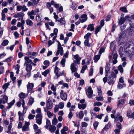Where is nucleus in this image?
<instances>
[{
	"label": "nucleus",
	"instance_id": "1",
	"mask_svg": "<svg viewBox=\"0 0 134 134\" xmlns=\"http://www.w3.org/2000/svg\"><path fill=\"white\" fill-rule=\"evenodd\" d=\"M130 48L132 49L133 48V44L130 41H129L127 43H125L124 46V51L125 52H127L129 51L128 49Z\"/></svg>",
	"mask_w": 134,
	"mask_h": 134
},
{
	"label": "nucleus",
	"instance_id": "2",
	"mask_svg": "<svg viewBox=\"0 0 134 134\" xmlns=\"http://www.w3.org/2000/svg\"><path fill=\"white\" fill-rule=\"evenodd\" d=\"M53 107V103L52 100L49 98L46 103V107L44 108V111H46L47 110L51 109Z\"/></svg>",
	"mask_w": 134,
	"mask_h": 134
},
{
	"label": "nucleus",
	"instance_id": "3",
	"mask_svg": "<svg viewBox=\"0 0 134 134\" xmlns=\"http://www.w3.org/2000/svg\"><path fill=\"white\" fill-rule=\"evenodd\" d=\"M24 14L23 12L18 13L14 15L13 17L15 18H18L17 20L18 21L20 20L23 19V17L24 15Z\"/></svg>",
	"mask_w": 134,
	"mask_h": 134
},
{
	"label": "nucleus",
	"instance_id": "4",
	"mask_svg": "<svg viewBox=\"0 0 134 134\" xmlns=\"http://www.w3.org/2000/svg\"><path fill=\"white\" fill-rule=\"evenodd\" d=\"M36 122L39 125H40L42 122V117L41 114H37L36 116Z\"/></svg>",
	"mask_w": 134,
	"mask_h": 134
},
{
	"label": "nucleus",
	"instance_id": "5",
	"mask_svg": "<svg viewBox=\"0 0 134 134\" xmlns=\"http://www.w3.org/2000/svg\"><path fill=\"white\" fill-rule=\"evenodd\" d=\"M86 94L89 98L92 97L93 94V91L91 86L89 87L87 90L86 91Z\"/></svg>",
	"mask_w": 134,
	"mask_h": 134
},
{
	"label": "nucleus",
	"instance_id": "6",
	"mask_svg": "<svg viewBox=\"0 0 134 134\" xmlns=\"http://www.w3.org/2000/svg\"><path fill=\"white\" fill-rule=\"evenodd\" d=\"M77 63L76 64L75 63H72L71 65L70 69L71 71V73L73 74L74 72L77 71V69L76 68L75 66H76Z\"/></svg>",
	"mask_w": 134,
	"mask_h": 134
},
{
	"label": "nucleus",
	"instance_id": "7",
	"mask_svg": "<svg viewBox=\"0 0 134 134\" xmlns=\"http://www.w3.org/2000/svg\"><path fill=\"white\" fill-rule=\"evenodd\" d=\"M63 90H61L60 93V97L63 100L66 101L67 99V95L65 93H64Z\"/></svg>",
	"mask_w": 134,
	"mask_h": 134
},
{
	"label": "nucleus",
	"instance_id": "8",
	"mask_svg": "<svg viewBox=\"0 0 134 134\" xmlns=\"http://www.w3.org/2000/svg\"><path fill=\"white\" fill-rule=\"evenodd\" d=\"M24 59L25 60V62L24 64V65H31L32 63V61L30 59H29V57L26 56L25 57Z\"/></svg>",
	"mask_w": 134,
	"mask_h": 134
},
{
	"label": "nucleus",
	"instance_id": "9",
	"mask_svg": "<svg viewBox=\"0 0 134 134\" xmlns=\"http://www.w3.org/2000/svg\"><path fill=\"white\" fill-rule=\"evenodd\" d=\"M74 58L76 59V60L74 61V63H75L76 64H79L80 63V61L81 59V58L79 57V56L78 54H76L74 55Z\"/></svg>",
	"mask_w": 134,
	"mask_h": 134
},
{
	"label": "nucleus",
	"instance_id": "10",
	"mask_svg": "<svg viewBox=\"0 0 134 134\" xmlns=\"http://www.w3.org/2000/svg\"><path fill=\"white\" fill-rule=\"evenodd\" d=\"M34 86V84L33 83H28L27 85V94L31 91Z\"/></svg>",
	"mask_w": 134,
	"mask_h": 134
},
{
	"label": "nucleus",
	"instance_id": "11",
	"mask_svg": "<svg viewBox=\"0 0 134 134\" xmlns=\"http://www.w3.org/2000/svg\"><path fill=\"white\" fill-rule=\"evenodd\" d=\"M8 99V97L6 95L4 96L2 99L1 98L0 99V104L2 103L4 104L7 102Z\"/></svg>",
	"mask_w": 134,
	"mask_h": 134
},
{
	"label": "nucleus",
	"instance_id": "12",
	"mask_svg": "<svg viewBox=\"0 0 134 134\" xmlns=\"http://www.w3.org/2000/svg\"><path fill=\"white\" fill-rule=\"evenodd\" d=\"M110 68V65L108 64H106L105 67V76H107Z\"/></svg>",
	"mask_w": 134,
	"mask_h": 134
},
{
	"label": "nucleus",
	"instance_id": "13",
	"mask_svg": "<svg viewBox=\"0 0 134 134\" xmlns=\"http://www.w3.org/2000/svg\"><path fill=\"white\" fill-rule=\"evenodd\" d=\"M111 126V124L108 123L107 124L105 125V127L101 131V132L102 133H103L105 131H107L108 129H109Z\"/></svg>",
	"mask_w": 134,
	"mask_h": 134
},
{
	"label": "nucleus",
	"instance_id": "14",
	"mask_svg": "<svg viewBox=\"0 0 134 134\" xmlns=\"http://www.w3.org/2000/svg\"><path fill=\"white\" fill-rule=\"evenodd\" d=\"M87 15L86 14H84L81 15V19H80L81 23H83L85 22L87 20Z\"/></svg>",
	"mask_w": 134,
	"mask_h": 134
},
{
	"label": "nucleus",
	"instance_id": "15",
	"mask_svg": "<svg viewBox=\"0 0 134 134\" xmlns=\"http://www.w3.org/2000/svg\"><path fill=\"white\" fill-rule=\"evenodd\" d=\"M118 54L116 53H115L113 55V63L114 64H115L117 62V59L118 58Z\"/></svg>",
	"mask_w": 134,
	"mask_h": 134
},
{
	"label": "nucleus",
	"instance_id": "16",
	"mask_svg": "<svg viewBox=\"0 0 134 134\" xmlns=\"http://www.w3.org/2000/svg\"><path fill=\"white\" fill-rule=\"evenodd\" d=\"M47 7L49 10L50 13L52 14L53 11V9L51 5L50 4L49 2H47L46 4Z\"/></svg>",
	"mask_w": 134,
	"mask_h": 134
},
{
	"label": "nucleus",
	"instance_id": "17",
	"mask_svg": "<svg viewBox=\"0 0 134 134\" xmlns=\"http://www.w3.org/2000/svg\"><path fill=\"white\" fill-rule=\"evenodd\" d=\"M18 115L19 116V120L20 121H23L24 120L23 115V114L20 111L18 112Z\"/></svg>",
	"mask_w": 134,
	"mask_h": 134
},
{
	"label": "nucleus",
	"instance_id": "18",
	"mask_svg": "<svg viewBox=\"0 0 134 134\" xmlns=\"http://www.w3.org/2000/svg\"><path fill=\"white\" fill-rule=\"evenodd\" d=\"M116 77V75L113 71L111 72L110 74V75L108 76V78L109 79H114Z\"/></svg>",
	"mask_w": 134,
	"mask_h": 134
},
{
	"label": "nucleus",
	"instance_id": "19",
	"mask_svg": "<svg viewBox=\"0 0 134 134\" xmlns=\"http://www.w3.org/2000/svg\"><path fill=\"white\" fill-rule=\"evenodd\" d=\"M87 29L88 30H90L91 31H93L94 29V25L93 24H90L89 25Z\"/></svg>",
	"mask_w": 134,
	"mask_h": 134
},
{
	"label": "nucleus",
	"instance_id": "20",
	"mask_svg": "<svg viewBox=\"0 0 134 134\" xmlns=\"http://www.w3.org/2000/svg\"><path fill=\"white\" fill-rule=\"evenodd\" d=\"M126 36L125 32V31H122V33L119 36L118 39L119 41H120L121 39L122 38H125Z\"/></svg>",
	"mask_w": 134,
	"mask_h": 134
},
{
	"label": "nucleus",
	"instance_id": "21",
	"mask_svg": "<svg viewBox=\"0 0 134 134\" xmlns=\"http://www.w3.org/2000/svg\"><path fill=\"white\" fill-rule=\"evenodd\" d=\"M78 106L79 109H82V110H83L86 107V105L85 104H80L79 103L78 104Z\"/></svg>",
	"mask_w": 134,
	"mask_h": 134
},
{
	"label": "nucleus",
	"instance_id": "22",
	"mask_svg": "<svg viewBox=\"0 0 134 134\" xmlns=\"http://www.w3.org/2000/svg\"><path fill=\"white\" fill-rule=\"evenodd\" d=\"M34 102V99L32 97H31L29 99V101L27 105L29 106L31 105Z\"/></svg>",
	"mask_w": 134,
	"mask_h": 134
},
{
	"label": "nucleus",
	"instance_id": "23",
	"mask_svg": "<svg viewBox=\"0 0 134 134\" xmlns=\"http://www.w3.org/2000/svg\"><path fill=\"white\" fill-rule=\"evenodd\" d=\"M56 129V127L54 125H50L49 126V130L51 132H54Z\"/></svg>",
	"mask_w": 134,
	"mask_h": 134
},
{
	"label": "nucleus",
	"instance_id": "24",
	"mask_svg": "<svg viewBox=\"0 0 134 134\" xmlns=\"http://www.w3.org/2000/svg\"><path fill=\"white\" fill-rule=\"evenodd\" d=\"M130 32H129V34L131 35L132 34L134 33V25L132 24L131 25H130Z\"/></svg>",
	"mask_w": 134,
	"mask_h": 134
},
{
	"label": "nucleus",
	"instance_id": "25",
	"mask_svg": "<svg viewBox=\"0 0 134 134\" xmlns=\"http://www.w3.org/2000/svg\"><path fill=\"white\" fill-rule=\"evenodd\" d=\"M15 102V99L13 100L10 103H8V104L9 105L7 107V109H10L12 107V106L14 104Z\"/></svg>",
	"mask_w": 134,
	"mask_h": 134
},
{
	"label": "nucleus",
	"instance_id": "26",
	"mask_svg": "<svg viewBox=\"0 0 134 134\" xmlns=\"http://www.w3.org/2000/svg\"><path fill=\"white\" fill-rule=\"evenodd\" d=\"M50 3V4L51 6V5H54L56 8H58L59 6V4L55 3L53 0L51 1Z\"/></svg>",
	"mask_w": 134,
	"mask_h": 134
},
{
	"label": "nucleus",
	"instance_id": "27",
	"mask_svg": "<svg viewBox=\"0 0 134 134\" xmlns=\"http://www.w3.org/2000/svg\"><path fill=\"white\" fill-rule=\"evenodd\" d=\"M19 97L20 98L24 99L27 97V96H26L25 93L23 92H21L19 94Z\"/></svg>",
	"mask_w": 134,
	"mask_h": 134
},
{
	"label": "nucleus",
	"instance_id": "28",
	"mask_svg": "<svg viewBox=\"0 0 134 134\" xmlns=\"http://www.w3.org/2000/svg\"><path fill=\"white\" fill-rule=\"evenodd\" d=\"M89 40L86 39L84 42V45L88 47H90L91 46V43H89Z\"/></svg>",
	"mask_w": 134,
	"mask_h": 134
},
{
	"label": "nucleus",
	"instance_id": "29",
	"mask_svg": "<svg viewBox=\"0 0 134 134\" xmlns=\"http://www.w3.org/2000/svg\"><path fill=\"white\" fill-rule=\"evenodd\" d=\"M26 71H31L32 69V66L31 65H26Z\"/></svg>",
	"mask_w": 134,
	"mask_h": 134
},
{
	"label": "nucleus",
	"instance_id": "30",
	"mask_svg": "<svg viewBox=\"0 0 134 134\" xmlns=\"http://www.w3.org/2000/svg\"><path fill=\"white\" fill-rule=\"evenodd\" d=\"M13 59V57L11 56L3 60V62H11Z\"/></svg>",
	"mask_w": 134,
	"mask_h": 134
},
{
	"label": "nucleus",
	"instance_id": "31",
	"mask_svg": "<svg viewBox=\"0 0 134 134\" xmlns=\"http://www.w3.org/2000/svg\"><path fill=\"white\" fill-rule=\"evenodd\" d=\"M57 14H58L59 13L62 12L63 11V8L62 6H60L58 8H57Z\"/></svg>",
	"mask_w": 134,
	"mask_h": 134
},
{
	"label": "nucleus",
	"instance_id": "32",
	"mask_svg": "<svg viewBox=\"0 0 134 134\" xmlns=\"http://www.w3.org/2000/svg\"><path fill=\"white\" fill-rule=\"evenodd\" d=\"M26 23L27 24L30 26H32L33 24V23L32 21L29 19H27L26 21Z\"/></svg>",
	"mask_w": 134,
	"mask_h": 134
},
{
	"label": "nucleus",
	"instance_id": "33",
	"mask_svg": "<svg viewBox=\"0 0 134 134\" xmlns=\"http://www.w3.org/2000/svg\"><path fill=\"white\" fill-rule=\"evenodd\" d=\"M100 55H97L94 56V62L95 63L97 62L98 60L100 58Z\"/></svg>",
	"mask_w": 134,
	"mask_h": 134
},
{
	"label": "nucleus",
	"instance_id": "34",
	"mask_svg": "<svg viewBox=\"0 0 134 134\" xmlns=\"http://www.w3.org/2000/svg\"><path fill=\"white\" fill-rule=\"evenodd\" d=\"M57 21L60 23L61 25H64L65 23V22L63 18H61L60 20H58Z\"/></svg>",
	"mask_w": 134,
	"mask_h": 134
},
{
	"label": "nucleus",
	"instance_id": "35",
	"mask_svg": "<svg viewBox=\"0 0 134 134\" xmlns=\"http://www.w3.org/2000/svg\"><path fill=\"white\" fill-rule=\"evenodd\" d=\"M39 10L37 8L35 10H32L30 12L31 14H33L34 15H35L37 13H38L39 12Z\"/></svg>",
	"mask_w": 134,
	"mask_h": 134
},
{
	"label": "nucleus",
	"instance_id": "36",
	"mask_svg": "<svg viewBox=\"0 0 134 134\" xmlns=\"http://www.w3.org/2000/svg\"><path fill=\"white\" fill-rule=\"evenodd\" d=\"M113 79H109L108 80V83L109 85H113L114 83V81Z\"/></svg>",
	"mask_w": 134,
	"mask_h": 134
},
{
	"label": "nucleus",
	"instance_id": "37",
	"mask_svg": "<svg viewBox=\"0 0 134 134\" xmlns=\"http://www.w3.org/2000/svg\"><path fill=\"white\" fill-rule=\"evenodd\" d=\"M44 111L47 112L48 116L49 118H51L52 117L53 115V114L50 111H48V110H47L46 111Z\"/></svg>",
	"mask_w": 134,
	"mask_h": 134
},
{
	"label": "nucleus",
	"instance_id": "38",
	"mask_svg": "<svg viewBox=\"0 0 134 134\" xmlns=\"http://www.w3.org/2000/svg\"><path fill=\"white\" fill-rule=\"evenodd\" d=\"M10 85L9 83L8 82L7 83L4 84L2 86V88L5 89V91L6 90L8 86Z\"/></svg>",
	"mask_w": 134,
	"mask_h": 134
},
{
	"label": "nucleus",
	"instance_id": "39",
	"mask_svg": "<svg viewBox=\"0 0 134 134\" xmlns=\"http://www.w3.org/2000/svg\"><path fill=\"white\" fill-rule=\"evenodd\" d=\"M30 12H27V14L29 16L30 18L32 20H33L35 18L34 16L32 15H34L33 14H31Z\"/></svg>",
	"mask_w": 134,
	"mask_h": 134
},
{
	"label": "nucleus",
	"instance_id": "40",
	"mask_svg": "<svg viewBox=\"0 0 134 134\" xmlns=\"http://www.w3.org/2000/svg\"><path fill=\"white\" fill-rule=\"evenodd\" d=\"M126 86V84L125 83H123L122 85L120 84L119 82L118 83L117 87L118 88L120 89H121L123 88L124 87Z\"/></svg>",
	"mask_w": 134,
	"mask_h": 134
},
{
	"label": "nucleus",
	"instance_id": "41",
	"mask_svg": "<svg viewBox=\"0 0 134 134\" xmlns=\"http://www.w3.org/2000/svg\"><path fill=\"white\" fill-rule=\"evenodd\" d=\"M20 67V65L18 64H17L15 66V69L16 70V73L17 74H18L19 73Z\"/></svg>",
	"mask_w": 134,
	"mask_h": 134
},
{
	"label": "nucleus",
	"instance_id": "42",
	"mask_svg": "<svg viewBox=\"0 0 134 134\" xmlns=\"http://www.w3.org/2000/svg\"><path fill=\"white\" fill-rule=\"evenodd\" d=\"M46 125L45 126V127L47 129H49V127L50 125L51 122L49 120H47L46 121Z\"/></svg>",
	"mask_w": 134,
	"mask_h": 134
},
{
	"label": "nucleus",
	"instance_id": "43",
	"mask_svg": "<svg viewBox=\"0 0 134 134\" xmlns=\"http://www.w3.org/2000/svg\"><path fill=\"white\" fill-rule=\"evenodd\" d=\"M9 43V41L8 40H5L3 41L2 43V45L4 46H5L7 45Z\"/></svg>",
	"mask_w": 134,
	"mask_h": 134
},
{
	"label": "nucleus",
	"instance_id": "44",
	"mask_svg": "<svg viewBox=\"0 0 134 134\" xmlns=\"http://www.w3.org/2000/svg\"><path fill=\"white\" fill-rule=\"evenodd\" d=\"M49 72V70L47 69L45 70L44 72H42V74L44 76L46 77L47 76V74H48Z\"/></svg>",
	"mask_w": 134,
	"mask_h": 134
},
{
	"label": "nucleus",
	"instance_id": "45",
	"mask_svg": "<svg viewBox=\"0 0 134 134\" xmlns=\"http://www.w3.org/2000/svg\"><path fill=\"white\" fill-rule=\"evenodd\" d=\"M37 54L36 52H31L30 54V57L31 58H34L37 55Z\"/></svg>",
	"mask_w": 134,
	"mask_h": 134
},
{
	"label": "nucleus",
	"instance_id": "46",
	"mask_svg": "<svg viewBox=\"0 0 134 134\" xmlns=\"http://www.w3.org/2000/svg\"><path fill=\"white\" fill-rule=\"evenodd\" d=\"M99 122L98 121H96L94 122L93 126L94 129L95 130L97 129V128Z\"/></svg>",
	"mask_w": 134,
	"mask_h": 134
},
{
	"label": "nucleus",
	"instance_id": "47",
	"mask_svg": "<svg viewBox=\"0 0 134 134\" xmlns=\"http://www.w3.org/2000/svg\"><path fill=\"white\" fill-rule=\"evenodd\" d=\"M120 10L122 12L124 13H127L128 11L126 8L125 7H122L120 8Z\"/></svg>",
	"mask_w": 134,
	"mask_h": 134
},
{
	"label": "nucleus",
	"instance_id": "48",
	"mask_svg": "<svg viewBox=\"0 0 134 134\" xmlns=\"http://www.w3.org/2000/svg\"><path fill=\"white\" fill-rule=\"evenodd\" d=\"M84 116L83 111H80L79 113V118L80 119H82Z\"/></svg>",
	"mask_w": 134,
	"mask_h": 134
},
{
	"label": "nucleus",
	"instance_id": "49",
	"mask_svg": "<svg viewBox=\"0 0 134 134\" xmlns=\"http://www.w3.org/2000/svg\"><path fill=\"white\" fill-rule=\"evenodd\" d=\"M118 70L120 71V72L122 73L123 72V68L121 65H120L118 67Z\"/></svg>",
	"mask_w": 134,
	"mask_h": 134
},
{
	"label": "nucleus",
	"instance_id": "50",
	"mask_svg": "<svg viewBox=\"0 0 134 134\" xmlns=\"http://www.w3.org/2000/svg\"><path fill=\"white\" fill-rule=\"evenodd\" d=\"M36 20L37 21H41V17L40 14H37L36 16Z\"/></svg>",
	"mask_w": 134,
	"mask_h": 134
},
{
	"label": "nucleus",
	"instance_id": "51",
	"mask_svg": "<svg viewBox=\"0 0 134 134\" xmlns=\"http://www.w3.org/2000/svg\"><path fill=\"white\" fill-rule=\"evenodd\" d=\"M101 28V27L100 26L97 27L95 29V34L96 35H97L98 33L99 32Z\"/></svg>",
	"mask_w": 134,
	"mask_h": 134
},
{
	"label": "nucleus",
	"instance_id": "52",
	"mask_svg": "<svg viewBox=\"0 0 134 134\" xmlns=\"http://www.w3.org/2000/svg\"><path fill=\"white\" fill-rule=\"evenodd\" d=\"M29 127L26 125H24L22 128V130L23 131H26L28 130Z\"/></svg>",
	"mask_w": 134,
	"mask_h": 134
},
{
	"label": "nucleus",
	"instance_id": "53",
	"mask_svg": "<svg viewBox=\"0 0 134 134\" xmlns=\"http://www.w3.org/2000/svg\"><path fill=\"white\" fill-rule=\"evenodd\" d=\"M91 34L90 33H88L84 36V38L86 39L89 40V37L91 36Z\"/></svg>",
	"mask_w": 134,
	"mask_h": 134
},
{
	"label": "nucleus",
	"instance_id": "54",
	"mask_svg": "<svg viewBox=\"0 0 134 134\" xmlns=\"http://www.w3.org/2000/svg\"><path fill=\"white\" fill-rule=\"evenodd\" d=\"M98 94L99 96H101L102 95V91L101 88L100 87L97 88Z\"/></svg>",
	"mask_w": 134,
	"mask_h": 134
},
{
	"label": "nucleus",
	"instance_id": "55",
	"mask_svg": "<svg viewBox=\"0 0 134 134\" xmlns=\"http://www.w3.org/2000/svg\"><path fill=\"white\" fill-rule=\"evenodd\" d=\"M65 61L66 60L65 58L63 57L60 63L63 66V67H64L65 65Z\"/></svg>",
	"mask_w": 134,
	"mask_h": 134
},
{
	"label": "nucleus",
	"instance_id": "56",
	"mask_svg": "<svg viewBox=\"0 0 134 134\" xmlns=\"http://www.w3.org/2000/svg\"><path fill=\"white\" fill-rule=\"evenodd\" d=\"M125 21V19L121 17L119 21V24L120 25H122L124 23Z\"/></svg>",
	"mask_w": 134,
	"mask_h": 134
},
{
	"label": "nucleus",
	"instance_id": "57",
	"mask_svg": "<svg viewBox=\"0 0 134 134\" xmlns=\"http://www.w3.org/2000/svg\"><path fill=\"white\" fill-rule=\"evenodd\" d=\"M111 117L112 118L115 119V122H116L118 121V120L117 119V117L115 116L114 114H112L111 115Z\"/></svg>",
	"mask_w": 134,
	"mask_h": 134
},
{
	"label": "nucleus",
	"instance_id": "58",
	"mask_svg": "<svg viewBox=\"0 0 134 134\" xmlns=\"http://www.w3.org/2000/svg\"><path fill=\"white\" fill-rule=\"evenodd\" d=\"M102 105V103L100 102H98L96 103H94L93 105L94 106H99L101 105Z\"/></svg>",
	"mask_w": 134,
	"mask_h": 134
},
{
	"label": "nucleus",
	"instance_id": "59",
	"mask_svg": "<svg viewBox=\"0 0 134 134\" xmlns=\"http://www.w3.org/2000/svg\"><path fill=\"white\" fill-rule=\"evenodd\" d=\"M105 51V49L103 48H100L99 50V51L98 54L100 55H101V54L103 53Z\"/></svg>",
	"mask_w": 134,
	"mask_h": 134
},
{
	"label": "nucleus",
	"instance_id": "60",
	"mask_svg": "<svg viewBox=\"0 0 134 134\" xmlns=\"http://www.w3.org/2000/svg\"><path fill=\"white\" fill-rule=\"evenodd\" d=\"M4 67L3 66H0V75L2 74L4 72Z\"/></svg>",
	"mask_w": 134,
	"mask_h": 134
},
{
	"label": "nucleus",
	"instance_id": "61",
	"mask_svg": "<svg viewBox=\"0 0 134 134\" xmlns=\"http://www.w3.org/2000/svg\"><path fill=\"white\" fill-rule=\"evenodd\" d=\"M35 116V115H33L32 114H30L28 116V118L29 119H33Z\"/></svg>",
	"mask_w": 134,
	"mask_h": 134
},
{
	"label": "nucleus",
	"instance_id": "62",
	"mask_svg": "<svg viewBox=\"0 0 134 134\" xmlns=\"http://www.w3.org/2000/svg\"><path fill=\"white\" fill-rule=\"evenodd\" d=\"M58 122L57 119H53L52 121V124L54 126L56 125Z\"/></svg>",
	"mask_w": 134,
	"mask_h": 134
},
{
	"label": "nucleus",
	"instance_id": "63",
	"mask_svg": "<svg viewBox=\"0 0 134 134\" xmlns=\"http://www.w3.org/2000/svg\"><path fill=\"white\" fill-rule=\"evenodd\" d=\"M64 106V104L63 103L60 102L59 104L58 107L60 109H62Z\"/></svg>",
	"mask_w": 134,
	"mask_h": 134
},
{
	"label": "nucleus",
	"instance_id": "64",
	"mask_svg": "<svg viewBox=\"0 0 134 134\" xmlns=\"http://www.w3.org/2000/svg\"><path fill=\"white\" fill-rule=\"evenodd\" d=\"M119 128L116 129H115L114 132H115L116 134H119L120 133V129Z\"/></svg>",
	"mask_w": 134,
	"mask_h": 134
}]
</instances>
